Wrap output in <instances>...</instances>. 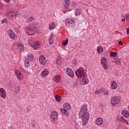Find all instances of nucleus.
<instances>
[{
    "label": "nucleus",
    "instance_id": "obj_50",
    "mask_svg": "<svg viewBox=\"0 0 129 129\" xmlns=\"http://www.w3.org/2000/svg\"><path fill=\"white\" fill-rule=\"evenodd\" d=\"M4 1H5V2H7V3H9L11 0H4Z\"/></svg>",
    "mask_w": 129,
    "mask_h": 129
},
{
    "label": "nucleus",
    "instance_id": "obj_39",
    "mask_svg": "<svg viewBox=\"0 0 129 129\" xmlns=\"http://www.w3.org/2000/svg\"><path fill=\"white\" fill-rule=\"evenodd\" d=\"M32 20L33 17H29V18L28 19V22H32Z\"/></svg>",
    "mask_w": 129,
    "mask_h": 129
},
{
    "label": "nucleus",
    "instance_id": "obj_26",
    "mask_svg": "<svg viewBox=\"0 0 129 129\" xmlns=\"http://www.w3.org/2000/svg\"><path fill=\"white\" fill-rule=\"evenodd\" d=\"M76 16H79L81 14V9L80 8H77L75 11Z\"/></svg>",
    "mask_w": 129,
    "mask_h": 129
},
{
    "label": "nucleus",
    "instance_id": "obj_21",
    "mask_svg": "<svg viewBox=\"0 0 129 129\" xmlns=\"http://www.w3.org/2000/svg\"><path fill=\"white\" fill-rule=\"evenodd\" d=\"M113 60H112V62H115L117 65H119L120 64V60L118 57H116V58H113Z\"/></svg>",
    "mask_w": 129,
    "mask_h": 129
},
{
    "label": "nucleus",
    "instance_id": "obj_38",
    "mask_svg": "<svg viewBox=\"0 0 129 129\" xmlns=\"http://www.w3.org/2000/svg\"><path fill=\"white\" fill-rule=\"evenodd\" d=\"M26 33L27 35H28V36H33L34 35V34H31L29 32H26Z\"/></svg>",
    "mask_w": 129,
    "mask_h": 129
},
{
    "label": "nucleus",
    "instance_id": "obj_46",
    "mask_svg": "<svg viewBox=\"0 0 129 129\" xmlns=\"http://www.w3.org/2000/svg\"><path fill=\"white\" fill-rule=\"evenodd\" d=\"M100 92L99 91H98V90H96V91H95V93L96 94H98V93H99Z\"/></svg>",
    "mask_w": 129,
    "mask_h": 129
},
{
    "label": "nucleus",
    "instance_id": "obj_41",
    "mask_svg": "<svg viewBox=\"0 0 129 129\" xmlns=\"http://www.w3.org/2000/svg\"><path fill=\"white\" fill-rule=\"evenodd\" d=\"M126 17V20H129V14H127L125 15Z\"/></svg>",
    "mask_w": 129,
    "mask_h": 129
},
{
    "label": "nucleus",
    "instance_id": "obj_23",
    "mask_svg": "<svg viewBox=\"0 0 129 129\" xmlns=\"http://www.w3.org/2000/svg\"><path fill=\"white\" fill-rule=\"evenodd\" d=\"M18 49H19V51H24L25 49V47H24V44L22 43H19L18 44Z\"/></svg>",
    "mask_w": 129,
    "mask_h": 129
},
{
    "label": "nucleus",
    "instance_id": "obj_8",
    "mask_svg": "<svg viewBox=\"0 0 129 129\" xmlns=\"http://www.w3.org/2000/svg\"><path fill=\"white\" fill-rule=\"evenodd\" d=\"M40 45H41V42H40V41H37L35 42H32L31 43V47L33 48L34 50H36V49H38V48H40Z\"/></svg>",
    "mask_w": 129,
    "mask_h": 129
},
{
    "label": "nucleus",
    "instance_id": "obj_17",
    "mask_svg": "<svg viewBox=\"0 0 129 129\" xmlns=\"http://www.w3.org/2000/svg\"><path fill=\"white\" fill-rule=\"evenodd\" d=\"M96 123L97 125H101V124L103 123V120L101 118H99L96 119Z\"/></svg>",
    "mask_w": 129,
    "mask_h": 129
},
{
    "label": "nucleus",
    "instance_id": "obj_12",
    "mask_svg": "<svg viewBox=\"0 0 129 129\" xmlns=\"http://www.w3.org/2000/svg\"><path fill=\"white\" fill-rule=\"evenodd\" d=\"M15 73L18 78V79H20V80H22L23 79V75H22V73L20 72V71L15 70Z\"/></svg>",
    "mask_w": 129,
    "mask_h": 129
},
{
    "label": "nucleus",
    "instance_id": "obj_49",
    "mask_svg": "<svg viewBox=\"0 0 129 129\" xmlns=\"http://www.w3.org/2000/svg\"><path fill=\"white\" fill-rule=\"evenodd\" d=\"M124 121H125L126 122V124H128V122H127V121H126V120H125L124 119Z\"/></svg>",
    "mask_w": 129,
    "mask_h": 129
},
{
    "label": "nucleus",
    "instance_id": "obj_28",
    "mask_svg": "<svg viewBox=\"0 0 129 129\" xmlns=\"http://www.w3.org/2000/svg\"><path fill=\"white\" fill-rule=\"evenodd\" d=\"M110 55L111 57H113V58H116L115 57L117 56V52H110Z\"/></svg>",
    "mask_w": 129,
    "mask_h": 129
},
{
    "label": "nucleus",
    "instance_id": "obj_45",
    "mask_svg": "<svg viewBox=\"0 0 129 129\" xmlns=\"http://www.w3.org/2000/svg\"><path fill=\"white\" fill-rule=\"evenodd\" d=\"M126 34H127V35H129V28H127V30H126Z\"/></svg>",
    "mask_w": 129,
    "mask_h": 129
},
{
    "label": "nucleus",
    "instance_id": "obj_5",
    "mask_svg": "<svg viewBox=\"0 0 129 129\" xmlns=\"http://www.w3.org/2000/svg\"><path fill=\"white\" fill-rule=\"evenodd\" d=\"M66 25L67 28H74L75 27V22L72 19H68L66 22Z\"/></svg>",
    "mask_w": 129,
    "mask_h": 129
},
{
    "label": "nucleus",
    "instance_id": "obj_47",
    "mask_svg": "<svg viewBox=\"0 0 129 129\" xmlns=\"http://www.w3.org/2000/svg\"><path fill=\"white\" fill-rule=\"evenodd\" d=\"M73 63L75 64H77V62H76V60H73Z\"/></svg>",
    "mask_w": 129,
    "mask_h": 129
},
{
    "label": "nucleus",
    "instance_id": "obj_43",
    "mask_svg": "<svg viewBox=\"0 0 129 129\" xmlns=\"http://www.w3.org/2000/svg\"><path fill=\"white\" fill-rule=\"evenodd\" d=\"M105 95H108L109 94V92L108 91H107L104 93Z\"/></svg>",
    "mask_w": 129,
    "mask_h": 129
},
{
    "label": "nucleus",
    "instance_id": "obj_31",
    "mask_svg": "<svg viewBox=\"0 0 129 129\" xmlns=\"http://www.w3.org/2000/svg\"><path fill=\"white\" fill-rule=\"evenodd\" d=\"M82 82L84 84H88V82H89V80H88V79L84 78L82 79Z\"/></svg>",
    "mask_w": 129,
    "mask_h": 129
},
{
    "label": "nucleus",
    "instance_id": "obj_22",
    "mask_svg": "<svg viewBox=\"0 0 129 129\" xmlns=\"http://www.w3.org/2000/svg\"><path fill=\"white\" fill-rule=\"evenodd\" d=\"M49 43L50 45H53L54 44V39H53V35L49 36Z\"/></svg>",
    "mask_w": 129,
    "mask_h": 129
},
{
    "label": "nucleus",
    "instance_id": "obj_51",
    "mask_svg": "<svg viewBox=\"0 0 129 129\" xmlns=\"http://www.w3.org/2000/svg\"><path fill=\"white\" fill-rule=\"evenodd\" d=\"M1 9H2V6L1 5H0V10H1Z\"/></svg>",
    "mask_w": 129,
    "mask_h": 129
},
{
    "label": "nucleus",
    "instance_id": "obj_6",
    "mask_svg": "<svg viewBox=\"0 0 129 129\" xmlns=\"http://www.w3.org/2000/svg\"><path fill=\"white\" fill-rule=\"evenodd\" d=\"M119 101H120V99L119 97H113L111 100V104L113 106L116 105Z\"/></svg>",
    "mask_w": 129,
    "mask_h": 129
},
{
    "label": "nucleus",
    "instance_id": "obj_11",
    "mask_svg": "<svg viewBox=\"0 0 129 129\" xmlns=\"http://www.w3.org/2000/svg\"><path fill=\"white\" fill-rule=\"evenodd\" d=\"M67 73L68 75H69V76H70V77H72V78L74 77V72H73V71H72L71 69H67Z\"/></svg>",
    "mask_w": 129,
    "mask_h": 129
},
{
    "label": "nucleus",
    "instance_id": "obj_32",
    "mask_svg": "<svg viewBox=\"0 0 129 129\" xmlns=\"http://www.w3.org/2000/svg\"><path fill=\"white\" fill-rule=\"evenodd\" d=\"M29 61L31 60H29L28 59H25V66L26 67H29V66H30V62Z\"/></svg>",
    "mask_w": 129,
    "mask_h": 129
},
{
    "label": "nucleus",
    "instance_id": "obj_52",
    "mask_svg": "<svg viewBox=\"0 0 129 129\" xmlns=\"http://www.w3.org/2000/svg\"><path fill=\"white\" fill-rule=\"evenodd\" d=\"M33 126H35V125L34 124L32 125Z\"/></svg>",
    "mask_w": 129,
    "mask_h": 129
},
{
    "label": "nucleus",
    "instance_id": "obj_48",
    "mask_svg": "<svg viewBox=\"0 0 129 129\" xmlns=\"http://www.w3.org/2000/svg\"><path fill=\"white\" fill-rule=\"evenodd\" d=\"M124 21H125V18L121 19V22H124Z\"/></svg>",
    "mask_w": 129,
    "mask_h": 129
},
{
    "label": "nucleus",
    "instance_id": "obj_18",
    "mask_svg": "<svg viewBox=\"0 0 129 129\" xmlns=\"http://www.w3.org/2000/svg\"><path fill=\"white\" fill-rule=\"evenodd\" d=\"M86 110H87V106L84 105L82 107V109L80 110V113H81V114H83V113H84V112H85Z\"/></svg>",
    "mask_w": 129,
    "mask_h": 129
},
{
    "label": "nucleus",
    "instance_id": "obj_3",
    "mask_svg": "<svg viewBox=\"0 0 129 129\" xmlns=\"http://www.w3.org/2000/svg\"><path fill=\"white\" fill-rule=\"evenodd\" d=\"M82 116V124L83 125H86L87 122H88V119H89V113L85 112L83 113Z\"/></svg>",
    "mask_w": 129,
    "mask_h": 129
},
{
    "label": "nucleus",
    "instance_id": "obj_37",
    "mask_svg": "<svg viewBox=\"0 0 129 129\" xmlns=\"http://www.w3.org/2000/svg\"><path fill=\"white\" fill-rule=\"evenodd\" d=\"M102 66H103L104 69H108V66H107V65L106 64H102Z\"/></svg>",
    "mask_w": 129,
    "mask_h": 129
},
{
    "label": "nucleus",
    "instance_id": "obj_20",
    "mask_svg": "<svg viewBox=\"0 0 129 129\" xmlns=\"http://www.w3.org/2000/svg\"><path fill=\"white\" fill-rule=\"evenodd\" d=\"M41 74L43 77H45V76H47L49 74V71L48 70H44Z\"/></svg>",
    "mask_w": 129,
    "mask_h": 129
},
{
    "label": "nucleus",
    "instance_id": "obj_30",
    "mask_svg": "<svg viewBox=\"0 0 129 129\" xmlns=\"http://www.w3.org/2000/svg\"><path fill=\"white\" fill-rule=\"evenodd\" d=\"M60 79H61V78L60 77V76L57 75V76H54V80L56 82H59Z\"/></svg>",
    "mask_w": 129,
    "mask_h": 129
},
{
    "label": "nucleus",
    "instance_id": "obj_44",
    "mask_svg": "<svg viewBox=\"0 0 129 129\" xmlns=\"http://www.w3.org/2000/svg\"><path fill=\"white\" fill-rule=\"evenodd\" d=\"M118 44L119 45H123V43L121 41H119Z\"/></svg>",
    "mask_w": 129,
    "mask_h": 129
},
{
    "label": "nucleus",
    "instance_id": "obj_15",
    "mask_svg": "<svg viewBox=\"0 0 129 129\" xmlns=\"http://www.w3.org/2000/svg\"><path fill=\"white\" fill-rule=\"evenodd\" d=\"M111 87L112 89H116V88H117V83H116V82L114 81H111Z\"/></svg>",
    "mask_w": 129,
    "mask_h": 129
},
{
    "label": "nucleus",
    "instance_id": "obj_27",
    "mask_svg": "<svg viewBox=\"0 0 129 129\" xmlns=\"http://www.w3.org/2000/svg\"><path fill=\"white\" fill-rule=\"evenodd\" d=\"M26 59L28 60L29 61H33V60H34V55L32 54H29Z\"/></svg>",
    "mask_w": 129,
    "mask_h": 129
},
{
    "label": "nucleus",
    "instance_id": "obj_40",
    "mask_svg": "<svg viewBox=\"0 0 129 129\" xmlns=\"http://www.w3.org/2000/svg\"><path fill=\"white\" fill-rule=\"evenodd\" d=\"M7 19H4L2 21V23L5 24V23H7Z\"/></svg>",
    "mask_w": 129,
    "mask_h": 129
},
{
    "label": "nucleus",
    "instance_id": "obj_14",
    "mask_svg": "<svg viewBox=\"0 0 129 129\" xmlns=\"http://www.w3.org/2000/svg\"><path fill=\"white\" fill-rule=\"evenodd\" d=\"M63 61H64V59H63V58H62L61 56H58L57 59H56V64L57 65H61V64H62V62H63Z\"/></svg>",
    "mask_w": 129,
    "mask_h": 129
},
{
    "label": "nucleus",
    "instance_id": "obj_42",
    "mask_svg": "<svg viewBox=\"0 0 129 129\" xmlns=\"http://www.w3.org/2000/svg\"><path fill=\"white\" fill-rule=\"evenodd\" d=\"M76 127H77V128L79 129L80 127V126H79V124H76Z\"/></svg>",
    "mask_w": 129,
    "mask_h": 129
},
{
    "label": "nucleus",
    "instance_id": "obj_1",
    "mask_svg": "<svg viewBox=\"0 0 129 129\" xmlns=\"http://www.w3.org/2000/svg\"><path fill=\"white\" fill-rule=\"evenodd\" d=\"M75 73L78 78H83L86 76V70H84L83 68H80L76 70Z\"/></svg>",
    "mask_w": 129,
    "mask_h": 129
},
{
    "label": "nucleus",
    "instance_id": "obj_16",
    "mask_svg": "<svg viewBox=\"0 0 129 129\" xmlns=\"http://www.w3.org/2000/svg\"><path fill=\"white\" fill-rule=\"evenodd\" d=\"M64 9H69L70 7V0H64V5L63 6Z\"/></svg>",
    "mask_w": 129,
    "mask_h": 129
},
{
    "label": "nucleus",
    "instance_id": "obj_36",
    "mask_svg": "<svg viewBox=\"0 0 129 129\" xmlns=\"http://www.w3.org/2000/svg\"><path fill=\"white\" fill-rule=\"evenodd\" d=\"M15 90H16L17 94H18V93H19V92H20L21 89H20V87H17L16 88Z\"/></svg>",
    "mask_w": 129,
    "mask_h": 129
},
{
    "label": "nucleus",
    "instance_id": "obj_25",
    "mask_svg": "<svg viewBox=\"0 0 129 129\" xmlns=\"http://www.w3.org/2000/svg\"><path fill=\"white\" fill-rule=\"evenodd\" d=\"M116 120H117V121L124 122V119H123V117H122V116H119L117 117Z\"/></svg>",
    "mask_w": 129,
    "mask_h": 129
},
{
    "label": "nucleus",
    "instance_id": "obj_34",
    "mask_svg": "<svg viewBox=\"0 0 129 129\" xmlns=\"http://www.w3.org/2000/svg\"><path fill=\"white\" fill-rule=\"evenodd\" d=\"M55 100L56 101H57V102H59V101H60V96H57V95H56Z\"/></svg>",
    "mask_w": 129,
    "mask_h": 129
},
{
    "label": "nucleus",
    "instance_id": "obj_4",
    "mask_svg": "<svg viewBox=\"0 0 129 129\" xmlns=\"http://www.w3.org/2000/svg\"><path fill=\"white\" fill-rule=\"evenodd\" d=\"M58 118V113L55 111H52L50 114V119L52 122H56Z\"/></svg>",
    "mask_w": 129,
    "mask_h": 129
},
{
    "label": "nucleus",
    "instance_id": "obj_33",
    "mask_svg": "<svg viewBox=\"0 0 129 129\" xmlns=\"http://www.w3.org/2000/svg\"><path fill=\"white\" fill-rule=\"evenodd\" d=\"M67 44H68V39L64 40L62 42V44L63 46H66V45H67Z\"/></svg>",
    "mask_w": 129,
    "mask_h": 129
},
{
    "label": "nucleus",
    "instance_id": "obj_7",
    "mask_svg": "<svg viewBox=\"0 0 129 129\" xmlns=\"http://www.w3.org/2000/svg\"><path fill=\"white\" fill-rule=\"evenodd\" d=\"M38 28H39L38 26L33 24L32 25H29L27 29H28V32H29V33H33L35 30H37Z\"/></svg>",
    "mask_w": 129,
    "mask_h": 129
},
{
    "label": "nucleus",
    "instance_id": "obj_10",
    "mask_svg": "<svg viewBox=\"0 0 129 129\" xmlns=\"http://www.w3.org/2000/svg\"><path fill=\"white\" fill-rule=\"evenodd\" d=\"M39 62L42 65L46 64V63H47V60H46L45 56H44L43 55H40L39 57Z\"/></svg>",
    "mask_w": 129,
    "mask_h": 129
},
{
    "label": "nucleus",
    "instance_id": "obj_35",
    "mask_svg": "<svg viewBox=\"0 0 129 129\" xmlns=\"http://www.w3.org/2000/svg\"><path fill=\"white\" fill-rule=\"evenodd\" d=\"M103 49L101 46H98L97 47V51L98 52H102Z\"/></svg>",
    "mask_w": 129,
    "mask_h": 129
},
{
    "label": "nucleus",
    "instance_id": "obj_2",
    "mask_svg": "<svg viewBox=\"0 0 129 129\" xmlns=\"http://www.w3.org/2000/svg\"><path fill=\"white\" fill-rule=\"evenodd\" d=\"M71 108V106L69 103H66L63 104V108H61L60 111L63 114L68 116L69 115V112L68 110Z\"/></svg>",
    "mask_w": 129,
    "mask_h": 129
},
{
    "label": "nucleus",
    "instance_id": "obj_19",
    "mask_svg": "<svg viewBox=\"0 0 129 129\" xmlns=\"http://www.w3.org/2000/svg\"><path fill=\"white\" fill-rule=\"evenodd\" d=\"M101 63L102 65H106L107 63V60L106 58L102 57L101 59Z\"/></svg>",
    "mask_w": 129,
    "mask_h": 129
},
{
    "label": "nucleus",
    "instance_id": "obj_29",
    "mask_svg": "<svg viewBox=\"0 0 129 129\" xmlns=\"http://www.w3.org/2000/svg\"><path fill=\"white\" fill-rule=\"evenodd\" d=\"M49 29L50 30H53V29H54L55 27H56V25H55V23H51V24H50L49 25Z\"/></svg>",
    "mask_w": 129,
    "mask_h": 129
},
{
    "label": "nucleus",
    "instance_id": "obj_24",
    "mask_svg": "<svg viewBox=\"0 0 129 129\" xmlns=\"http://www.w3.org/2000/svg\"><path fill=\"white\" fill-rule=\"evenodd\" d=\"M121 114L123 115L125 117H128L129 116V113L126 110H124L121 112Z\"/></svg>",
    "mask_w": 129,
    "mask_h": 129
},
{
    "label": "nucleus",
    "instance_id": "obj_9",
    "mask_svg": "<svg viewBox=\"0 0 129 129\" xmlns=\"http://www.w3.org/2000/svg\"><path fill=\"white\" fill-rule=\"evenodd\" d=\"M0 96L2 98H6L7 97V92H6L5 89L3 88H0Z\"/></svg>",
    "mask_w": 129,
    "mask_h": 129
},
{
    "label": "nucleus",
    "instance_id": "obj_13",
    "mask_svg": "<svg viewBox=\"0 0 129 129\" xmlns=\"http://www.w3.org/2000/svg\"><path fill=\"white\" fill-rule=\"evenodd\" d=\"M8 35L11 39H15V38H16V34L12 30H10L8 32Z\"/></svg>",
    "mask_w": 129,
    "mask_h": 129
}]
</instances>
